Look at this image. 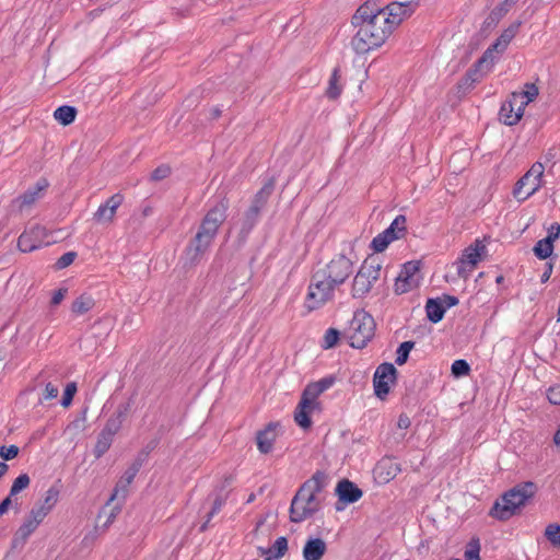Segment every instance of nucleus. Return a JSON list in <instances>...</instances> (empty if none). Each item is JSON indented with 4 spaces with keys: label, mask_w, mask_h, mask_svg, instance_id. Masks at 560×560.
Segmentation results:
<instances>
[{
    "label": "nucleus",
    "mask_w": 560,
    "mask_h": 560,
    "mask_svg": "<svg viewBox=\"0 0 560 560\" xmlns=\"http://www.w3.org/2000/svg\"><path fill=\"white\" fill-rule=\"evenodd\" d=\"M352 24L359 27L351 40L357 54H366L381 47L393 33L380 12L377 0H368L358 8L352 16Z\"/></svg>",
    "instance_id": "1"
},
{
    "label": "nucleus",
    "mask_w": 560,
    "mask_h": 560,
    "mask_svg": "<svg viewBox=\"0 0 560 560\" xmlns=\"http://www.w3.org/2000/svg\"><path fill=\"white\" fill-rule=\"evenodd\" d=\"M228 209L229 200L226 198H222L209 209L197 234L184 252V267L191 268L201 262L218 234L219 228L226 219Z\"/></svg>",
    "instance_id": "2"
},
{
    "label": "nucleus",
    "mask_w": 560,
    "mask_h": 560,
    "mask_svg": "<svg viewBox=\"0 0 560 560\" xmlns=\"http://www.w3.org/2000/svg\"><path fill=\"white\" fill-rule=\"evenodd\" d=\"M328 476L322 470H317L308 480H306L298 490L291 501L290 521L301 523L313 516L320 508L317 494L326 487Z\"/></svg>",
    "instance_id": "3"
},
{
    "label": "nucleus",
    "mask_w": 560,
    "mask_h": 560,
    "mask_svg": "<svg viewBox=\"0 0 560 560\" xmlns=\"http://www.w3.org/2000/svg\"><path fill=\"white\" fill-rule=\"evenodd\" d=\"M537 486L532 481L516 485L504 492L492 505L489 514L499 521H508L518 513L526 502L535 495Z\"/></svg>",
    "instance_id": "4"
},
{
    "label": "nucleus",
    "mask_w": 560,
    "mask_h": 560,
    "mask_svg": "<svg viewBox=\"0 0 560 560\" xmlns=\"http://www.w3.org/2000/svg\"><path fill=\"white\" fill-rule=\"evenodd\" d=\"M335 383V377H324L317 382L310 383L303 390L301 400L294 412L295 422L303 429L311 427L310 415L318 408L317 397L330 388Z\"/></svg>",
    "instance_id": "5"
},
{
    "label": "nucleus",
    "mask_w": 560,
    "mask_h": 560,
    "mask_svg": "<svg viewBox=\"0 0 560 560\" xmlns=\"http://www.w3.org/2000/svg\"><path fill=\"white\" fill-rule=\"evenodd\" d=\"M375 331L374 318L365 311L354 313L348 331L350 346L362 349L372 339Z\"/></svg>",
    "instance_id": "6"
},
{
    "label": "nucleus",
    "mask_w": 560,
    "mask_h": 560,
    "mask_svg": "<svg viewBox=\"0 0 560 560\" xmlns=\"http://www.w3.org/2000/svg\"><path fill=\"white\" fill-rule=\"evenodd\" d=\"M381 269L376 258L370 257L363 261L352 283L351 294L354 299L364 298L371 291L380 278Z\"/></svg>",
    "instance_id": "7"
},
{
    "label": "nucleus",
    "mask_w": 560,
    "mask_h": 560,
    "mask_svg": "<svg viewBox=\"0 0 560 560\" xmlns=\"http://www.w3.org/2000/svg\"><path fill=\"white\" fill-rule=\"evenodd\" d=\"M336 285L330 282L326 276L316 271L308 285V292L305 299V307L314 311L323 306L334 298Z\"/></svg>",
    "instance_id": "8"
},
{
    "label": "nucleus",
    "mask_w": 560,
    "mask_h": 560,
    "mask_svg": "<svg viewBox=\"0 0 560 560\" xmlns=\"http://www.w3.org/2000/svg\"><path fill=\"white\" fill-rule=\"evenodd\" d=\"M545 166L535 162L530 168L516 182L513 188V196L518 201H525L542 186Z\"/></svg>",
    "instance_id": "9"
},
{
    "label": "nucleus",
    "mask_w": 560,
    "mask_h": 560,
    "mask_svg": "<svg viewBox=\"0 0 560 560\" xmlns=\"http://www.w3.org/2000/svg\"><path fill=\"white\" fill-rule=\"evenodd\" d=\"M486 245L476 240L463 250L460 257L454 262L458 278L467 280L481 260V255L486 252Z\"/></svg>",
    "instance_id": "10"
},
{
    "label": "nucleus",
    "mask_w": 560,
    "mask_h": 560,
    "mask_svg": "<svg viewBox=\"0 0 560 560\" xmlns=\"http://www.w3.org/2000/svg\"><path fill=\"white\" fill-rule=\"evenodd\" d=\"M406 223H407V219L405 215H402V214L397 215L385 231L377 234L372 240V243H371L372 249L375 253H382L387 248V246L393 241L404 237L407 232Z\"/></svg>",
    "instance_id": "11"
},
{
    "label": "nucleus",
    "mask_w": 560,
    "mask_h": 560,
    "mask_svg": "<svg viewBox=\"0 0 560 560\" xmlns=\"http://www.w3.org/2000/svg\"><path fill=\"white\" fill-rule=\"evenodd\" d=\"M416 7L417 3L412 1L392 2L385 7L380 4V12L382 15L384 14L386 23L394 32V30L398 27L406 19L412 15Z\"/></svg>",
    "instance_id": "12"
},
{
    "label": "nucleus",
    "mask_w": 560,
    "mask_h": 560,
    "mask_svg": "<svg viewBox=\"0 0 560 560\" xmlns=\"http://www.w3.org/2000/svg\"><path fill=\"white\" fill-rule=\"evenodd\" d=\"M352 261L345 255L332 258L325 268L317 270L336 287L342 284L352 273Z\"/></svg>",
    "instance_id": "13"
},
{
    "label": "nucleus",
    "mask_w": 560,
    "mask_h": 560,
    "mask_svg": "<svg viewBox=\"0 0 560 560\" xmlns=\"http://www.w3.org/2000/svg\"><path fill=\"white\" fill-rule=\"evenodd\" d=\"M419 271L420 261L411 260L406 262L396 278L394 284L395 293L404 294L417 288L420 282Z\"/></svg>",
    "instance_id": "14"
},
{
    "label": "nucleus",
    "mask_w": 560,
    "mask_h": 560,
    "mask_svg": "<svg viewBox=\"0 0 560 560\" xmlns=\"http://www.w3.org/2000/svg\"><path fill=\"white\" fill-rule=\"evenodd\" d=\"M490 51H485L481 58L469 69L458 82L457 88L463 93L470 91L475 83L479 82L491 69L492 63L489 62Z\"/></svg>",
    "instance_id": "15"
},
{
    "label": "nucleus",
    "mask_w": 560,
    "mask_h": 560,
    "mask_svg": "<svg viewBox=\"0 0 560 560\" xmlns=\"http://www.w3.org/2000/svg\"><path fill=\"white\" fill-rule=\"evenodd\" d=\"M147 454L140 453L135 460L129 465V467L125 470L122 476L119 478L118 482L116 483L113 494L109 498V502L114 501L117 498H121L125 500L128 495V487L132 483L135 477L143 466V463L145 460Z\"/></svg>",
    "instance_id": "16"
},
{
    "label": "nucleus",
    "mask_w": 560,
    "mask_h": 560,
    "mask_svg": "<svg viewBox=\"0 0 560 560\" xmlns=\"http://www.w3.org/2000/svg\"><path fill=\"white\" fill-rule=\"evenodd\" d=\"M47 236L48 232L46 228L35 224L20 235L18 247L23 253L33 252L43 245L49 244V242L46 241Z\"/></svg>",
    "instance_id": "17"
},
{
    "label": "nucleus",
    "mask_w": 560,
    "mask_h": 560,
    "mask_svg": "<svg viewBox=\"0 0 560 560\" xmlns=\"http://www.w3.org/2000/svg\"><path fill=\"white\" fill-rule=\"evenodd\" d=\"M397 370L392 363H382L377 366L374 377L373 386L375 395L384 399L389 393L390 384L396 380Z\"/></svg>",
    "instance_id": "18"
},
{
    "label": "nucleus",
    "mask_w": 560,
    "mask_h": 560,
    "mask_svg": "<svg viewBox=\"0 0 560 560\" xmlns=\"http://www.w3.org/2000/svg\"><path fill=\"white\" fill-rule=\"evenodd\" d=\"M527 102H522V97L520 95H511L509 98L502 103L500 108V120L506 126L516 125L523 114Z\"/></svg>",
    "instance_id": "19"
},
{
    "label": "nucleus",
    "mask_w": 560,
    "mask_h": 560,
    "mask_svg": "<svg viewBox=\"0 0 560 560\" xmlns=\"http://www.w3.org/2000/svg\"><path fill=\"white\" fill-rule=\"evenodd\" d=\"M401 471L400 464L393 457H383L374 468L375 479L387 483Z\"/></svg>",
    "instance_id": "20"
},
{
    "label": "nucleus",
    "mask_w": 560,
    "mask_h": 560,
    "mask_svg": "<svg viewBox=\"0 0 560 560\" xmlns=\"http://www.w3.org/2000/svg\"><path fill=\"white\" fill-rule=\"evenodd\" d=\"M43 521V518L37 516V514L31 510L23 524L19 527L14 535L12 541L13 548H16L19 545L23 546L27 538L36 530Z\"/></svg>",
    "instance_id": "21"
},
{
    "label": "nucleus",
    "mask_w": 560,
    "mask_h": 560,
    "mask_svg": "<svg viewBox=\"0 0 560 560\" xmlns=\"http://www.w3.org/2000/svg\"><path fill=\"white\" fill-rule=\"evenodd\" d=\"M124 201L121 194H115L102 203L94 213V220L98 223H109L113 221L117 209Z\"/></svg>",
    "instance_id": "22"
},
{
    "label": "nucleus",
    "mask_w": 560,
    "mask_h": 560,
    "mask_svg": "<svg viewBox=\"0 0 560 560\" xmlns=\"http://www.w3.org/2000/svg\"><path fill=\"white\" fill-rule=\"evenodd\" d=\"M278 422H269L262 430L256 433L257 448L261 454H268L272 451L273 443L278 436Z\"/></svg>",
    "instance_id": "23"
},
{
    "label": "nucleus",
    "mask_w": 560,
    "mask_h": 560,
    "mask_svg": "<svg viewBox=\"0 0 560 560\" xmlns=\"http://www.w3.org/2000/svg\"><path fill=\"white\" fill-rule=\"evenodd\" d=\"M522 25L521 21L513 22L508 28H505L499 38L486 50L490 51L489 62L493 65V52H503L511 40L516 36Z\"/></svg>",
    "instance_id": "24"
},
{
    "label": "nucleus",
    "mask_w": 560,
    "mask_h": 560,
    "mask_svg": "<svg viewBox=\"0 0 560 560\" xmlns=\"http://www.w3.org/2000/svg\"><path fill=\"white\" fill-rule=\"evenodd\" d=\"M46 178H40L34 187L28 188L23 195L14 199L13 205H16L20 211L30 208L40 197V194L48 187Z\"/></svg>",
    "instance_id": "25"
},
{
    "label": "nucleus",
    "mask_w": 560,
    "mask_h": 560,
    "mask_svg": "<svg viewBox=\"0 0 560 560\" xmlns=\"http://www.w3.org/2000/svg\"><path fill=\"white\" fill-rule=\"evenodd\" d=\"M59 489L55 486L50 487L39 502H37L32 511L37 514L40 518L45 520V517L51 512L59 500Z\"/></svg>",
    "instance_id": "26"
},
{
    "label": "nucleus",
    "mask_w": 560,
    "mask_h": 560,
    "mask_svg": "<svg viewBox=\"0 0 560 560\" xmlns=\"http://www.w3.org/2000/svg\"><path fill=\"white\" fill-rule=\"evenodd\" d=\"M520 0H504L502 3L491 10L489 15L485 19L482 28L490 30L497 26V24L508 14V12Z\"/></svg>",
    "instance_id": "27"
},
{
    "label": "nucleus",
    "mask_w": 560,
    "mask_h": 560,
    "mask_svg": "<svg viewBox=\"0 0 560 560\" xmlns=\"http://www.w3.org/2000/svg\"><path fill=\"white\" fill-rule=\"evenodd\" d=\"M336 492L339 500L343 503H354L359 501L363 494L362 490L348 479L338 482Z\"/></svg>",
    "instance_id": "28"
},
{
    "label": "nucleus",
    "mask_w": 560,
    "mask_h": 560,
    "mask_svg": "<svg viewBox=\"0 0 560 560\" xmlns=\"http://www.w3.org/2000/svg\"><path fill=\"white\" fill-rule=\"evenodd\" d=\"M276 186V180L273 177L269 178L264 186L255 194L252 203L249 206L250 209L258 211L259 213L266 207L270 196L272 195Z\"/></svg>",
    "instance_id": "29"
},
{
    "label": "nucleus",
    "mask_w": 560,
    "mask_h": 560,
    "mask_svg": "<svg viewBox=\"0 0 560 560\" xmlns=\"http://www.w3.org/2000/svg\"><path fill=\"white\" fill-rule=\"evenodd\" d=\"M327 545L322 538H310L303 547L304 560H320L326 553Z\"/></svg>",
    "instance_id": "30"
},
{
    "label": "nucleus",
    "mask_w": 560,
    "mask_h": 560,
    "mask_svg": "<svg viewBox=\"0 0 560 560\" xmlns=\"http://www.w3.org/2000/svg\"><path fill=\"white\" fill-rule=\"evenodd\" d=\"M259 217H260V213L250 208H248L244 212L243 218H242V223H241V230L238 233V237L242 242L246 241L249 233L253 231L255 225L258 223Z\"/></svg>",
    "instance_id": "31"
},
{
    "label": "nucleus",
    "mask_w": 560,
    "mask_h": 560,
    "mask_svg": "<svg viewBox=\"0 0 560 560\" xmlns=\"http://www.w3.org/2000/svg\"><path fill=\"white\" fill-rule=\"evenodd\" d=\"M231 480H232L231 477H226L224 480L225 485L221 486L220 488L214 489V491L212 492L213 503H212V508L209 512V518H212L215 514H218L220 512V510L222 509V506L225 504V502L229 498V493H230L229 490H225V487L231 483Z\"/></svg>",
    "instance_id": "32"
},
{
    "label": "nucleus",
    "mask_w": 560,
    "mask_h": 560,
    "mask_svg": "<svg viewBox=\"0 0 560 560\" xmlns=\"http://www.w3.org/2000/svg\"><path fill=\"white\" fill-rule=\"evenodd\" d=\"M95 306V301L91 295L81 294L71 304V312L81 316L90 312Z\"/></svg>",
    "instance_id": "33"
},
{
    "label": "nucleus",
    "mask_w": 560,
    "mask_h": 560,
    "mask_svg": "<svg viewBox=\"0 0 560 560\" xmlns=\"http://www.w3.org/2000/svg\"><path fill=\"white\" fill-rule=\"evenodd\" d=\"M425 312L428 319L435 324L442 320L445 306L439 299H429L425 304Z\"/></svg>",
    "instance_id": "34"
},
{
    "label": "nucleus",
    "mask_w": 560,
    "mask_h": 560,
    "mask_svg": "<svg viewBox=\"0 0 560 560\" xmlns=\"http://www.w3.org/2000/svg\"><path fill=\"white\" fill-rule=\"evenodd\" d=\"M341 92H342V84H341L340 68L336 67L332 70L331 77L328 81L326 95L330 100H336L340 96Z\"/></svg>",
    "instance_id": "35"
},
{
    "label": "nucleus",
    "mask_w": 560,
    "mask_h": 560,
    "mask_svg": "<svg viewBox=\"0 0 560 560\" xmlns=\"http://www.w3.org/2000/svg\"><path fill=\"white\" fill-rule=\"evenodd\" d=\"M77 109L73 106L62 105L54 112V117L63 126H68L74 121Z\"/></svg>",
    "instance_id": "36"
},
{
    "label": "nucleus",
    "mask_w": 560,
    "mask_h": 560,
    "mask_svg": "<svg viewBox=\"0 0 560 560\" xmlns=\"http://www.w3.org/2000/svg\"><path fill=\"white\" fill-rule=\"evenodd\" d=\"M533 250L537 258L547 259L553 252V244H551L549 240L542 238L535 244Z\"/></svg>",
    "instance_id": "37"
},
{
    "label": "nucleus",
    "mask_w": 560,
    "mask_h": 560,
    "mask_svg": "<svg viewBox=\"0 0 560 560\" xmlns=\"http://www.w3.org/2000/svg\"><path fill=\"white\" fill-rule=\"evenodd\" d=\"M113 436L107 435L105 432L101 431L94 448L96 457H101L109 450L113 443Z\"/></svg>",
    "instance_id": "38"
},
{
    "label": "nucleus",
    "mask_w": 560,
    "mask_h": 560,
    "mask_svg": "<svg viewBox=\"0 0 560 560\" xmlns=\"http://www.w3.org/2000/svg\"><path fill=\"white\" fill-rule=\"evenodd\" d=\"M545 537L551 546L560 548V525L557 523L549 524L545 528Z\"/></svg>",
    "instance_id": "39"
},
{
    "label": "nucleus",
    "mask_w": 560,
    "mask_h": 560,
    "mask_svg": "<svg viewBox=\"0 0 560 560\" xmlns=\"http://www.w3.org/2000/svg\"><path fill=\"white\" fill-rule=\"evenodd\" d=\"M415 342L413 341H404L400 343L396 351V360L395 362L398 365H402L407 362L410 351L413 349Z\"/></svg>",
    "instance_id": "40"
},
{
    "label": "nucleus",
    "mask_w": 560,
    "mask_h": 560,
    "mask_svg": "<svg viewBox=\"0 0 560 560\" xmlns=\"http://www.w3.org/2000/svg\"><path fill=\"white\" fill-rule=\"evenodd\" d=\"M31 479L27 474H21L16 477L10 489V497H14L30 486Z\"/></svg>",
    "instance_id": "41"
},
{
    "label": "nucleus",
    "mask_w": 560,
    "mask_h": 560,
    "mask_svg": "<svg viewBox=\"0 0 560 560\" xmlns=\"http://www.w3.org/2000/svg\"><path fill=\"white\" fill-rule=\"evenodd\" d=\"M513 95H520L522 102H532L538 95V88L534 83H526L525 89L520 92H513Z\"/></svg>",
    "instance_id": "42"
},
{
    "label": "nucleus",
    "mask_w": 560,
    "mask_h": 560,
    "mask_svg": "<svg viewBox=\"0 0 560 560\" xmlns=\"http://www.w3.org/2000/svg\"><path fill=\"white\" fill-rule=\"evenodd\" d=\"M469 371H470V366L466 360L458 359V360H455L452 364V374L455 377L468 375Z\"/></svg>",
    "instance_id": "43"
},
{
    "label": "nucleus",
    "mask_w": 560,
    "mask_h": 560,
    "mask_svg": "<svg viewBox=\"0 0 560 560\" xmlns=\"http://www.w3.org/2000/svg\"><path fill=\"white\" fill-rule=\"evenodd\" d=\"M77 257V253L75 252H68V253H65L62 256H60L56 264H55V268L57 270H61V269H65L67 268L68 266H70L74 259Z\"/></svg>",
    "instance_id": "44"
},
{
    "label": "nucleus",
    "mask_w": 560,
    "mask_h": 560,
    "mask_svg": "<svg viewBox=\"0 0 560 560\" xmlns=\"http://www.w3.org/2000/svg\"><path fill=\"white\" fill-rule=\"evenodd\" d=\"M171 175V167L166 164L158 166L150 176L152 182H160L167 178Z\"/></svg>",
    "instance_id": "45"
},
{
    "label": "nucleus",
    "mask_w": 560,
    "mask_h": 560,
    "mask_svg": "<svg viewBox=\"0 0 560 560\" xmlns=\"http://www.w3.org/2000/svg\"><path fill=\"white\" fill-rule=\"evenodd\" d=\"M339 339V331L335 328H329L324 336V348L330 349L335 347Z\"/></svg>",
    "instance_id": "46"
},
{
    "label": "nucleus",
    "mask_w": 560,
    "mask_h": 560,
    "mask_svg": "<svg viewBox=\"0 0 560 560\" xmlns=\"http://www.w3.org/2000/svg\"><path fill=\"white\" fill-rule=\"evenodd\" d=\"M121 425H122V423L112 416L107 420V422L102 431L105 432L107 435H110L114 438L115 434H117L118 431L120 430Z\"/></svg>",
    "instance_id": "47"
},
{
    "label": "nucleus",
    "mask_w": 560,
    "mask_h": 560,
    "mask_svg": "<svg viewBox=\"0 0 560 560\" xmlns=\"http://www.w3.org/2000/svg\"><path fill=\"white\" fill-rule=\"evenodd\" d=\"M272 549L276 551V556L281 559L288 551V539L283 536L278 537L272 545Z\"/></svg>",
    "instance_id": "48"
},
{
    "label": "nucleus",
    "mask_w": 560,
    "mask_h": 560,
    "mask_svg": "<svg viewBox=\"0 0 560 560\" xmlns=\"http://www.w3.org/2000/svg\"><path fill=\"white\" fill-rule=\"evenodd\" d=\"M75 392H77L75 383H69L66 386V389H65V393H63L62 399H61V405L63 407H69L71 405Z\"/></svg>",
    "instance_id": "49"
},
{
    "label": "nucleus",
    "mask_w": 560,
    "mask_h": 560,
    "mask_svg": "<svg viewBox=\"0 0 560 560\" xmlns=\"http://www.w3.org/2000/svg\"><path fill=\"white\" fill-rule=\"evenodd\" d=\"M131 409V401H127V402H124V404H120L115 413L113 415V417L117 420H119L121 423H124V421L126 420L129 411Z\"/></svg>",
    "instance_id": "50"
},
{
    "label": "nucleus",
    "mask_w": 560,
    "mask_h": 560,
    "mask_svg": "<svg viewBox=\"0 0 560 560\" xmlns=\"http://www.w3.org/2000/svg\"><path fill=\"white\" fill-rule=\"evenodd\" d=\"M547 399L552 405H560V384H555L547 389Z\"/></svg>",
    "instance_id": "51"
},
{
    "label": "nucleus",
    "mask_w": 560,
    "mask_h": 560,
    "mask_svg": "<svg viewBox=\"0 0 560 560\" xmlns=\"http://www.w3.org/2000/svg\"><path fill=\"white\" fill-rule=\"evenodd\" d=\"M19 454V447L16 445H10V446H1L0 447V457H2L4 460L13 459Z\"/></svg>",
    "instance_id": "52"
},
{
    "label": "nucleus",
    "mask_w": 560,
    "mask_h": 560,
    "mask_svg": "<svg viewBox=\"0 0 560 560\" xmlns=\"http://www.w3.org/2000/svg\"><path fill=\"white\" fill-rule=\"evenodd\" d=\"M480 546L479 542H470L469 548L465 551V558L467 560H480L479 557Z\"/></svg>",
    "instance_id": "53"
},
{
    "label": "nucleus",
    "mask_w": 560,
    "mask_h": 560,
    "mask_svg": "<svg viewBox=\"0 0 560 560\" xmlns=\"http://www.w3.org/2000/svg\"><path fill=\"white\" fill-rule=\"evenodd\" d=\"M560 236V224L555 222L548 229V235L545 240H549L551 244L557 241Z\"/></svg>",
    "instance_id": "54"
},
{
    "label": "nucleus",
    "mask_w": 560,
    "mask_h": 560,
    "mask_svg": "<svg viewBox=\"0 0 560 560\" xmlns=\"http://www.w3.org/2000/svg\"><path fill=\"white\" fill-rule=\"evenodd\" d=\"M67 292H68L67 288H60L57 291H55L51 296V301H50L51 306L59 305L62 302V300L65 299Z\"/></svg>",
    "instance_id": "55"
},
{
    "label": "nucleus",
    "mask_w": 560,
    "mask_h": 560,
    "mask_svg": "<svg viewBox=\"0 0 560 560\" xmlns=\"http://www.w3.org/2000/svg\"><path fill=\"white\" fill-rule=\"evenodd\" d=\"M59 389L52 383H47L44 390V399H54L58 396Z\"/></svg>",
    "instance_id": "56"
},
{
    "label": "nucleus",
    "mask_w": 560,
    "mask_h": 560,
    "mask_svg": "<svg viewBox=\"0 0 560 560\" xmlns=\"http://www.w3.org/2000/svg\"><path fill=\"white\" fill-rule=\"evenodd\" d=\"M438 299H439V301H441V303L444 304L445 311L450 307L457 305L459 302L456 296L450 295V294H443L441 298H438Z\"/></svg>",
    "instance_id": "57"
},
{
    "label": "nucleus",
    "mask_w": 560,
    "mask_h": 560,
    "mask_svg": "<svg viewBox=\"0 0 560 560\" xmlns=\"http://www.w3.org/2000/svg\"><path fill=\"white\" fill-rule=\"evenodd\" d=\"M258 553L265 558V560H280L278 558V556H276V551L272 549V547L270 548H265V547H258Z\"/></svg>",
    "instance_id": "58"
},
{
    "label": "nucleus",
    "mask_w": 560,
    "mask_h": 560,
    "mask_svg": "<svg viewBox=\"0 0 560 560\" xmlns=\"http://www.w3.org/2000/svg\"><path fill=\"white\" fill-rule=\"evenodd\" d=\"M411 424V421L407 415H400L398 418L397 425L400 429H408Z\"/></svg>",
    "instance_id": "59"
},
{
    "label": "nucleus",
    "mask_w": 560,
    "mask_h": 560,
    "mask_svg": "<svg viewBox=\"0 0 560 560\" xmlns=\"http://www.w3.org/2000/svg\"><path fill=\"white\" fill-rule=\"evenodd\" d=\"M552 268H553V265L551 262L546 264V269L540 278L541 283H546L550 279V276L552 273Z\"/></svg>",
    "instance_id": "60"
},
{
    "label": "nucleus",
    "mask_w": 560,
    "mask_h": 560,
    "mask_svg": "<svg viewBox=\"0 0 560 560\" xmlns=\"http://www.w3.org/2000/svg\"><path fill=\"white\" fill-rule=\"evenodd\" d=\"M12 497L10 494L0 503V515H3L8 510L9 506L12 504Z\"/></svg>",
    "instance_id": "61"
},
{
    "label": "nucleus",
    "mask_w": 560,
    "mask_h": 560,
    "mask_svg": "<svg viewBox=\"0 0 560 560\" xmlns=\"http://www.w3.org/2000/svg\"><path fill=\"white\" fill-rule=\"evenodd\" d=\"M212 518H209V513L207 514L206 516V521L203 522V524L200 526V532H205L208 526H209V523Z\"/></svg>",
    "instance_id": "62"
},
{
    "label": "nucleus",
    "mask_w": 560,
    "mask_h": 560,
    "mask_svg": "<svg viewBox=\"0 0 560 560\" xmlns=\"http://www.w3.org/2000/svg\"><path fill=\"white\" fill-rule=\"evenodd\" d=\"M9 466L5 463L0 462V478L8 471Z\"/></svg>",
    "instance_id": "63"
},
{
    "label": "nucleus",
    "mask_w": 560,
    "mask_h": 560,
    "mask_svg": "<svg viewBox=\"0 0 560 560\" xmlns=\"http://www.w3.org/2000/svg\"><path fill=\"white\" fill-rule=\"evenodd\" d=\"M553 442L556 445H558V446L560 445V425L553 435Z\"/></svg>",
    "instance_id": "64"
}]
</instances>
